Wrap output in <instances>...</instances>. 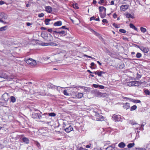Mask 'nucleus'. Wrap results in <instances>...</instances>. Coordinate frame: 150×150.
I'll return each instance as SVG.
<instances>
[{
	"mask_svg": "<svg viewBox=\"0 0 150 150\" xmlns=\"http://www.w3.org/2000/svg\"><path fill=\"white\" fill-rule=\"evenodd\" d=\"M94 113V120L98 121H102L103 120V117L101 115L100 111L97 109H95L92 110Z\"/></svg>",
	"mask_w": 150,
	"mask_h": 150,
	"instance_id": "nucleus-1",
	"label": "nucleus"
},
{
	"mask_svg": "<svg viewBox=\"0 0 150 150\" xmlns=\"http://www.w3.org/2000/svg\"><path fill=\"white\" fill-rule=\"evenodd\" d=\"M62 127L63 130L67 133H69L73 130L72 126L66 121L63 122Z\"/></svg>",
	"mask_w": 150,
	"mask_h": 150,
	"instance_id": "nucleus-2",
	"label": "nucleus"
},
{
	"mask_svg": "<svg viewBox=\"0 0 150 150\" xmlns=\"http://www.w3.org/2000/svg\"><path fill=\"white\" fill-rule=\"evenodd\" d=\"M41 35L42 37L47 41L50 42L53 40V37L50 34H42Z\"/></svg>",
	"mask_w": 150,
	"mask_h": 150,
	"instance_id": "nucleus-3",
	"label": "nucleus"
},
{
	"mask_svg": "<svg viewBox=\"0 0 150 150\" xmlns=\"http://www.w3.org/2000/svg\"><path fill=\"white\" fill-rule=\"evenodd\" d=\"M8 17V16L4 12L0 13V22H1L4 24H6L7 23L4 21V20L7 19Z\"/></svg>",
	"mask_w": 150,
	"mask_h": 150,
	"instance_id": "nucleus-4",
	"label": "nucleus"
},
{
	"mask_svg": "<svg viewBox=\"0 0 150 150\" xmlns=\"http://www.w3.org/2000/svg\"><path fill=\"white\" fill-rule=\"evenodd\" d=\"M25 61L27 63L32 66H35L37 64L36 61L31 58H29L28 59H25Z\"/></svg>",
	"mask_w": 150,
	"mask_h": 150,
	"instance_id": "nucleus-5",
	"label": "nucleus"
},
{
	"mask_svg": "<svg viewBox=\"0 0 150 150\" xmlns=\"http://www.w3.org/2000/svg\"><path fill=\"white\" fill-rule=\"evenodd\" d=\"M140 84L139 81H135L129 82L128 85L130 86H138Z\"/></svg>",
	"mask_w": 150,
	"mask_h": 150,
	"instance_id": "nucleus-6",
	"label": "nucleus"
},
{
	"mask_svg": "<svg viewBox=\"0 0 150 150\" xmlns=\"http://www.w3.org/2000/svg\"><path fill=\"white\" fill-rule=\"evenodd\" d=\"M113 120L115 122L122 121V119L120 115H114L112 116Z\"/></svg>",
	"mask_w": 150,
	"mask_h": 150,
	"instance_id": "nucleus-7",
	"label": "nucleus"
},
{
	"mask_svg": "<svg viewBox=\"0 0 150 150\" xmlns=\"http://www.w3.org/2000/svg\"><path fill=\"white\" fill-rule=\"evenodd\" d=\"M129 7L128 4L122 5L120 6V10L121 11H125L127 10Z\"/></svg>",
	"mask_w": 150,
	"mask_h": 150,
	"instance_id": "nucleus-8",
	"label": "nucleus"
},
{
	"mask_svg": "<svg viewBox=\"0 0 150 150\" xmlns=\"http://www.w3.org/2000/svg\"><path fill=\"white\" fill-rule=\"evenodd\" d=\"M2 98L6 101H8L9 98L8 94L5 93L2 96Z\"/></svg>",
	"mask_w": 150,
	"mask_h": 150,
	"instance_id": "nucleus-9",
	"label": "nucleus"
},
{
	"mask_svg": "<svg viewBox=\"0 0 150 150\" xmlns=\"http://www.w3.org/2000/svg\"><path fill=\"white\" fill-rule=\"evenodd\" d=\"M45 11L49 13H51L52 11V8L50 6H45Z\"/></svg>",
	"mask_w": 150,
	"mask_h": 150,
	"instance_id": "nucleus-10",
	"label": "nucleus"
},
{
	"mask_svg": "<svg viewBox=\"0 0 150 150\" xmlns=\"http://www.w3.org/2000/svg\"><path fill=\"white\" fill-rule=\"evenodd\" d=\"M93 74H95L96 75H98L99 76H101L102 74H104L105 73L103 71L98 70L96 71H93Z\"/></svg>",
	"mask_w": 150,
	"mask_h": 150,
	"instance_id": "nucleus-11",
	"label": "nucleus"
},
{
	"mask_svg": "<svg viewBox=\"0 0 150 150\" xmlns=\"http://www.w3.org/2000/svg\"><path fill=\"white\" fill-rule=\"evenodd\" d=\"M143 52L145 53H147L149 52V50L148 47H140V49Z\"/></svg>",
	"mask_w": 150,
	"mask_h": 150,
	"instance_id": "nucleus-12",
	"label": "nucleus"
},
{
	"mask_svg": "<svg viewBox=\"0 0 150 150\" xmlns=\"http://www.w3.org/2000/svg\"><path fill=\"white\" fill-rule=\"evenodd\" d=\"M43 115L45 116H49L51 117H55L56 115V114L54 112H51L50 113H44V114H42Z\"/></svg>",
	"mask_w": 150,
	"mask_h": 150,
	"instance_id": "nucleus-13",
	"label": "nucleus"
},
{
	"mask_svg": "<svg viewBox=\"0 0 150 150\" xmlns=\"http://www.w3.org/2000/svg\"><path fill=\"white\" fill-rule=\"evenodd\" d=\"M125 15L127 18H134L133 14L131 15L127 12L125 13Z\"/></svg>",
	"mask_w": 150,
	"mask_h": 150,
	"instance_id": "nucleus-14",
	"label": "nucleus"
},
{
	"mask_svg": "<svg viewBox=\"0 0 150 150\" xmlns=\"http://www.w3.org/2000/svg\"><path fill=\"white\" fill-rule=\"evenodd\" d=\"M62 25V22L61 21H58L55 22L53 25L55 26H61Z\"/></svg>",
	"mask_w": 150,
	"mask_h": 150,
	"instance_id": "nucleus-15",
	"label": "nucleus"
},
{
	"mask_svg": "<svg viewBox=\"0 0 150 150\" xmlns=\"http://www.w3.org/2000/svg\"><path fill=\"white\" fill-rule=\"evenodd\" d=\"M123 107L124 109L126 110L129 109L130 107L129 103H125Z\"/></svg>",
	"mask_w": 150,
	"mask_h": 150,
	"instance_id": "nucleus-16",
	"label": "nucleus"
},
{
	"mask_svg": "<svg viewBox=\"0 0 150 150\" xmlns=\"http://www.w3.org/2000/svg\"><path fill=\"white\" fill-rule=\"evenodd\" d=\"M99 11L100 12H106V8L103 6H100L99 7Z\"/></svg>",
	"mask_w": 150,
	"mask_h": 150,
	"instance_id": "nucleus-17",
	"label": "nucleus"
},
{
	"mask_svg": "<svg viewBox=\"0 0 150 150\" xmlns=\"http://www.w3.org/2000/svg\"><path fill=\"white\" fill-rule=\"evenodd\" d=\"M22 140L23 142L26 144H28L29 142V139L26 137H23L22 138Z\"/></svg>",
	"mask_w": 150,
	"mask_h": 150,
	"instance_id": "nucleus-18",
	"label": "nucleus"
},
{
	"mask_svg": "<svg viewBox=\"0 0 150 150\" xmlns=\"http://www.w3.org/2000/svg\"><path fill=\"white\" fill-rule=\"evenodd\" d=\"M39 114L35 113H33L32 115V117L34 119H38V117Z\"/></svg>",
	"mask_w": 150,
	"mask_h": 150,
	"instance_id": "nucleus-19",
	"label": "nucleus"
},
{
	"mask_svg": "<svg viewBox=\"0 0 150 150\" xmlns=\"http://www.w3.org/2000/svg\"><path fill=\"white\" fill-rule=\"evenodd\" d=\"M105 150H115V147H112V146L110 145L106 148Z\"/></svg>",
	"mask_w": 150,
	"mask_h": 150,
	"instance_id": "nucleus-20",
	"label": "nucleus"
},
{
	"mask_svg": "<svg viewBox=\"0 0 150 150\" xmlns=\"http://www.w3.org/2000/svg\"><path fill=\"white\" fill-rule=\"evenodd\" d=\"M118 146L120 148H123L125 146V144L124 142H122L118 144Z\"/></svg>",
	"mask_w": 150,
	"mask_h": 150,
	"instance_id": "nucleus-21",
	"label": "nucleus"
},
{
	"mask_svg": "<svg viewBox=\"0 0 150 150\" xmlns=\"http://www.w3.org/2000/svg\"><path fill=\"white\" fill-rule=\"evenodd\" d=\"M62 33H60V34L58 35V37H63L65 36L67 34V32L65 31H62Z\"/></svg>",
	"mask_w": 150,
	"mask_h": 150,
	"instance_id": "nucleus-22",
	"label": "nucleus"
},
{
	"mask_svg": "<svg viewBox=\"0 0 150 150\" xmlns=\"http://www.w3.org/2000/svg\"><path fill=\"white\" fill-rule=\"evenodd\" d=\"M129 26L130 28L134 29L136 31H138L137 28L136 27H135L133 24L130 23L129 24Z\"/></svg>",
	"mask_w": 150,
	"mask_h": 150,
	"instance_id": "nucleus-23",
	"label": "nucleus"
},
{
	"mask_svg": "<svg viewBox=\"0 0 150 150\" xmlns=\"http://www.w3.org/2000/svg\"><path fill=\"white\" fill-rule=\"evenodd\" d=\"M51 21V19L46 18L45 20V23L46 25H48L50 24V21Z\"/></svg>",
	"mask_w": 150,
	"mask_h": 150,
	"instance_id": "nucleus-24",
	"label": "nucleus"
},
{
	"mask_svg": "<svg viewBox=\"0 0 150 150\" xmlns=\"http://www.w3.org/2000/svg\"><path fill=\"white\" fill-rule=\"evenodd\" d=\"M91 68L92 69H95L96 67V65L94 64V62H92L91 64Z\"/></svg>",
	"mask_w": 150,
	"mask_h": 150,
	"instance_id": "nucleus-25",
	"label": "nucleus"
},
{
	"mask_svg": "<svg viewBox=\"0 0 150 150\" xmlns=\"http://www.w3.org/2000/svg\"><path fill=\"white\" fill-rule=\"evenodd\" d=\"M100 17L103 18L105 17L106 16V12H103V13H100Z\"/></svg>",
	"mask_w": 150,
	"mask_h": 150,
	"instance_id": "nucleus-26",
	"label": "nucleus"
},
{
	"mask_svg": "<svg viewBox=\"0 0 150 150\" xmlns=\"http://www.w3.org/2000/svg\"><path fill=\"white\" fill-rule=\"evenodd\" d=\"M11 101L12 103H14L16 101V99L15 97L13 96H11L10 97Z\"/></svg>",
	"mask_w": 150,
	"mask_h": 150,
	"instance_id": "nucleus-27",
	"label": "nucleus"
},
{
	"mask_svg": "<svg viewBox=\"0 0 150 150\" xmlns=\"http://www.w3.org/2000/svg\"><path fill=\"white\" fill-rule=\"evenodd\" d=\"M137 108V106L136 105H134L130 108V110L132 111L135 110Z\"/></svg>",
	"mask_w": 150,
	"mask_h": 150,
	"instance_id": "nucleus-28",
	"label": "nucleus"
},
{
	"mask_svg": "<svg viewBox=\"0 0 150 150\" xmlns=\"http://www.w3.org/2000/svg\"><path fill=\"white\" fill-rule=\"evenodd\" d=\"M132 102L135 103H141L140 100H135L132 99Z\"/></svg>",
	"mask_w": 150,
	"mask_h": 150,
	"instance_id": "nucleus-29",
	"label": "nucleus"
},
{
	"mask_svg": "<svg viewBox=\"0 0 150 150\" xmlns=\"http://www.w3.org/2000/svg\"><path fill=\"white\" fill-rule=\"evenodd\" d=\"M58 87H59V86H55L53 85L52 84H51L50 85V88L52 89H53L54 88L57 89V90H58Z\"/></svg>",
	"mask_w": 150,
	"mask_h": 150,
	"instance_id": "nucleus-30",
	"label": "nucleus"
},
{
	"mask_svg": "<svg viewBox=\"0 0 150 150\" xmlns=\"http://www.w3.org/2000/svg\"><path fill=\"white\" fill-rule=\"evenodd\" d=\"M140 30L142 33H144L146 31V29L144 28L141 27L140 28Z\"/></svg>",
	"mask_w": 150,
	"mask_h": 150,
	"instance_id": "nucleus-31",
	"label": "nucleus"
},
{
	"mask_svg": "<svg viewBox=\"0 0 150 150\" xmlns=\"http://www.w3.org/2000/svg\"><path fill=\"white\" fill-rule=\"evenodd\" d=\"M83 94L81 93H79L76 95V97L79 98H81L82 97Z\"/></svg>",
	"mask_w": 150,
	"mask_h": 150,
	"instance_id": "nucleus-32",
	"label": "nucleus"
},
{
	"mask_svg": "<svg viewBox=\"0 0 150 150\" xmlns=\"http://www.w3.org/2000/svg\"><path fill=\"white\" fill-rule=\"evenodd\" d=\"M83 86H75V85H73V86H71V87H70L71 88H76V89H78L79 88H83Z\"/></svg>",
	"mask_w": 150,
	"mask_h": 150,
	"instance_id": "nucleus-33",
	"label": "nucleus"
},
{
	"mask_svg": "<svg viewBox=\"0 0 150 150\" xmlns=\"http://www.w3.org/2000/svg\"><path fill=\"white\" fill-rule=\"evenodd\" d=\"M134 145V143H129L127 147L129 148H131Z\"/></svg>",
	"mask_w": 150,
	"mask_h": 150,
	"instance_id": "nucleus-34",
	"label": "nucleus"
},
{
	"mask_svg": "<svg viewBox=\"0 0 150 150\" xmlns=\"http://www.w3.org/2000/svg\"><path fill=\"white\" fill-rule=\"evenodd\" d=\"M135 125H136V128L135 130L136 131V130H138V129H139V130L141 129V127L140 125H138L136 123V124H135Z\"/></svg>",
	"mask_w": 150,
	"mask_h": 150,
	"instance_id": "nucleus-35",
	"label": "nucleus"
},
{
	"mask_svg": "<svg viewBox=\"0 0 150 150\" xmlns=\"http://www.w3.org/2000/svg\"><path fill=\"white\" fill-rule=\"evenodd\" d=\"M112 25L113 26L115 27L116 28H118L120 27V25H118L115 23H113L112 24Z\"/></svg>",
	"mask_w": 150,
	"mask_h": 150,
	"instance_id": "nucleus-36",
	"label": "nucleus"
},
{
	"mask_svg": "<svg viewBox=\"0 0 150 150\" xmlns=\"http://www.w3.org/2000/svg\"><path fill=\"white\" fill-rule=\"evenodd\" d=\"M142 57V54L139 52L137 53L136 55V57L137 58H139Z\"/></svg>",
	"mask_w": 150,
	"mask_h": 150,
	"instance_id": "nucleus-37",
	"label": "nucleus"
},
{
	"mask_svg": "<svg viewBox=\"0 0 150 150\" xmlns=\"http://www.w3.org/2000/svg\"><path fill=\"white\" fill-rule=\"evenodd\" d=\"M144 93L146 94L150 95V91L148 90H146L144 91Z\"/></svg>",
	"mask_w": 150,
	"mask_h": 150,
	"instance_id": "nucleus-38",
	"label": "nucleus"
},
{
	"mask_svg": "<svg viewBox=\"0 0 150 150\" xmlns=\"http://www.w3.org/2000/svg\"><path fill=\"white\" fill-rule=\"evenodd\" d=\"M119 32H120L121 33H125L126 32V30H125L124 29H120L119 30Z\"/></svg>",
	"mask_w": 150,
	"mask_h": 150,
	"instance_id": "nucleus-39",
	"label": "nucleus"
},
{
	"mask_svg": "<svg viewBox=\"0 0 150 150\" xmlns=\"http://www.w3.org/2000/svg\"><path fill=\"white\" fill-rule=\"evenodd\" d=\"M62 30L59 31L58 30H56L54 31V32L55 33H57L58 34V35H59L60 34V33H62Z\"/></svg>",
	"mask_w": 150,
	"mask_h": 150,
	"instance_id": "nucleus-40",
	"label": "nucleus"
},
{
	"mask_svg": "<svg viewBox=\"0 0 150 150\" xmlns=\"http://www.w3.org/2000/svg\"><path fill=\"white\" fill-rule=\"evenodd\" d=\"M92 30V32L96 36H99L100 34L96 32L94 30Z\"/></svg>",
	"mask_w": 150,
	"mask_h": 150,
	"instance_id": "nucleus-41",
	"label": "nucleus"
},
{
	"mask_svg": "<svg viewBox=\"0 0 150 150\" xmlns=\"http://www.w3.org/2000/svg\"><path fill=\"white\" fill-rule=\"evenodd\" d=\"M54 30L53 31V34H54V35L55 37L58 38V34L57 33H54Z\"/></svg>",
	"mask_w": 150,
	"mask_h": 150,
	"instance_id": "nucleus-42",
	"label": "nucleus"
},
{
	"mask_svg": "<svg viewBox=\"0 0 150 150\" xmlns=\"http://www.w3.org/2000/svg\"><path fill=\"white\" fill-rule=\"evenodd\" d=\"M129 123L130 124L133 125L136 124V122H134L133 120H131L129 121Z\"/></svg>",
	"mask_w": 150,
	"mask_h": 150,
	"instance_id": "nucleus-43",
	"label": "nucleus"
},
{
	"mask_svg": "<svg viewBox=\"0 0 150 150\" xmlns=\"http://www.w3.org/2000/svg\"><path fill=\"white\" fill-rule=\"evenodd\" d=\"M63 93L64 95L67 96H68L69 95V94L67 93V90H64Z\"/></svg>",
	"mask_w": 150,
	"mask_h": 150,
	"instance_id": "nucleus-44",
	"label": "nucleus"
},
{
	"mask_svg": "<svg viewBox=\"0 0 150 150\" xmlns=\"http://www.w3.org/2000/svg\"><path fill=\"white\" fill-rule=\"evenodd\" d=\"M141 76L140 74H139L138 73L137 74L136 78L137 79H139L140 78H141Z\"/></svg>",
	"mask_w": 150,
	"mask_h": 150,
	"instance_id": "nucleus-45",
	"label": "nucleus"
},
{
	"mask_svg": "<svg viewBox=\"0 0 150 150\" xmlns=\"http://www.w3.org/2000/svg\"><path fill=\"white\" fill-rule=\"evenodd\" d=\"M136 149L137 150H146L145 148H136Z\"/></svg>",
	"mask_w": 150,
	"mask_h": 150,
	"instance_id": "nucleus-46",
	"label": "nucleus"
},
{
	"mask_svg": "<svg viewBox=\"0 0 150 150\" xmlns=\"http://www.w3.org/2000/svg\"><path fill=\"white\" fill-rule=\"evenodd\" d=\"M7 77V75L6 74H4V76L3 75H0V78H6Z\"/></svg>",
	"mask_w": 150,
	"mask_h": 150,
	"instance_id": "nucleus-47",
	"label": "nucleus"
},
{
	"mask_svg": "<svg viewBox=\"0 0 150 150\" xmlns=\"http://www.w3.org/2000/svg\"><path fill=\"white\" fill-rule=\"evenodd\" d=\"M44 14L43 13H41L40 14H38V16L39 17L41 18V17H43L44 16Z\"/></svg>",
	"mask_w": 150,
	"mask_h": 150,
	"instance_id": "nucleus-48",
	"label": "nucleus"
},
{
	"mask_svg": "<svg viewBox=\"0 0 150 150\" xmlns=\"http://www.w3.org/2000/svg\"><path fill=\"white\" fill-rule=\"evenodd\" d=\"M84 56L86 57H88V58H92V59H95V60L96 59L95 58H94L93 57H92L91 56H88V55H86V54H84Z\"/></svg>",
	"mask_w": 150,
	"mask_h": 150,
	"instance_id": "nucleus-49",
	"label": "nucleus"
},
{
	"mask_svg": "<svg viewBox=\"0 0 150 150\" xmlns=\"http://www.w3.org/2000/svg\"><path fill=\"white\" fill-rule=\"evenodd\" d=\"M95 17H94V16H93L91 17L90 18V21H91L93 20H95Z\"/></svg>",
	"mask_w": 150,
	"mask_h": 150,
	"instance_id": "nucleus-50",
	"label": "nucleus"
},
{
	"mask_svg": "<svg viewBox=\"0 0 150 150\" xmlns=\"http://www.w3.org/2000/svg\"><path fill=\"white\" fill-rule=\"evenodd\" d=\"M113 17L114 18H116L117 17V15L115 13H114L113 14Z\"/></svg>",
	"mask_w": 150,
	"mask_h": 150,
	"instance_id": "nucleus-51",
	"label": "nucleus"
},
{
	"mask_svg": "<svg viewBox=\"0 0 150 150\" xmlns=\"http://www.w3.org/2000/svg\"><path fill=\"white\" fill-rule=\"evenodd\" d=\"M5 3V2L1 0L0 1V5H1L3 4H4Z\"/></svg>",
	"mask_w": 150,
	"mask_h": 150,
	"instance_id": "nucleus-52",
	"label": "nucleus"
},
{
	"mask_svg": "<svg viewBox=\"0 0 150 150\" xmlns=\"http://www.w3.org/2000/svg\"><path fill=\"white\" fill-rule=\"evenodd\" d=\"M99 85L97 84H94L93 85V87L95 88H98L99 87Z\"/></svg>",
	"mask_w": 150,
	"mask_h": 150,
	"instance_id": "nucleus-53",
	"label": "nucleus"
},
{
	"mask_svg": "<svg viewBox=\"0 0 150 150\" xmlns=\"http://www.w3.org/2000/svg\"><path fill=\"white\" fill-rule=\"evenodd\" d=\"M42 45L43 46H47V45H49V43H42Z\"/></svg>",
	"mask_w": 150,
	"mask_h": 150,
	"instance_id": "nucleus-54",
	"label": "nucleus"
},
{
	"mask_svg": "<svg viewBox=\"0 0 150 150\" xmlns=\"http://www.w3.org/2000/svg\"><path fill=\"white\" fill-rule=\"evenodd\" d=\"M104 0H100V1L98 2V3L100 4H101L104 3Z\"/></svg>",
	"mask_w": 150,
	"mask_h": 150,
	"instance_id": "nucleus-55",
	"label": "nucleus"
},
{
	"mask_svg": "<svg viewBox=\"0 0 150 150\" xmlns=\"http://www.w3.org/2000/svg\"><path fill=\"white\" fill-rule=\"evenodd\" d=\"M5 27H1L0 28V31H2L3 30H5Z\"/></svg>",
	"mask_w": 150,
	"mask_h": 150,
	"instance_id": "nucleus-56",
	"label": "nucleus"
},
{
	"mask_svg": "<svg viewBox=\"0 0 150 150\" xmlns=\"http://www.w3.org/2000/svg\"><path fill=\"white\" fill-rule=\"evenodd\" d=\"M102 21L103 23H108V22H107V20L106 19H103Z\"/></svg>",
	"mask_w": 150,
	"mask_h": 150,
	"instance_id": "nucleus-57",
	"label": "nucleus"
},
{
	"mask_svg": "<svg viewBox=\"0 0 150 150\" xmlns=\"http://www.w3.org/2000/svg\"><path fill=\"white\" fill-rule=\"evenodd\" d=\"M66 26H65H65H63L61 28H59V29H61L62 28V29H68V28H66Z\"/></svg>",
	"mask_w": 150,
	"mask_h": 150,
	"instance_id": "nucleus-58",
	"label": "nucleus"
},
{
	"mask_svg": "<svg viewBox=\"0 0 150 150\" xmlns=\"http://www.w3.org/2000/svg\"><path fill=\"white\" fill-rule=\"evenodd\" d=\"M40 29L42 30H46L47 29V28H45V27H41Z\"/></svg>",
	"mask_w": 150,
	"mask_h": 150,
	"instance_id": "nucleus-59",
	"label": "nucleus"
},
{
	"mask_svg": "<svg viewBox=\"0 0 150 150\" xmlns=\"http://www.w3.org/2000/svg\"><path fill=\"white\" fill-rule=\"evenodd\" d=\"M144 126V125H141V126H140L141 127V130H144L143 127Z\"/></svg>",
	"mask_w": 150,
	"mask_h": 150,
	"instance_id": "nucleus-60",
	"label": "nucleus"
},
{
	"mask_svg": "<svg viewBox=\"0 0 150 150\" xmlns=\"http://www.w3.org/2000/svg\"><path fill=\"white\" fill-rule=\"evenodd\" d=\"M99 87H100V89H104V87L103 86H102V85L99 86Z\"/></svg>",
	"mask_w": 150,
	"mask_h": 150,
	"instance_id": "nucleus-61",
	"label": "nucleus"
},
{
	"mask_svg": "<svg viewBox=\"0 0 150 150\" xmlns=\"http://www.w3.org/2000/svg\"><path fill=\"white\" fill-rule=\"evenodd\" d=\"M49 32H53V31H52V29L50 28L48 29L47 30Z\"/></svg>",
	"mask_w": 150,
	"mask_h": 150,
	"instance_id": "nucleus-62",
	"label": "nucleus"
},
{
	"mask_svg": "<svg viewBox=\"0 0 150 150\" xmlns=\"http://www.w3.org/2000/svg\"><path fill=\"white\" fill-rule=\"evenodd\" d=\"M44 118L43 117H42V116L40 115L39 114L38 117V119H42V118Z\"/></svg>",
	"mask_w": 150,
	"mask_h": 150,
	"instance_id": "nucleus-63",
	"label": "nucleus"
},
{
	"mask_svg": "<svg viewBox=\"0 0 150 150\" xmlns=\"http://www.w3.org/2000/svg\"><path fill=\"white\" fill-rule=\"evenodd\" d=\"M31 24H32L30 23H26L27 25L28 26L30 25Z\"/></svg>",
	"mask_w": 150,
	"mask_h": 150,
	"instance_id": "nucleus-64",
	"label": "nucleus"
}]
</instances>
